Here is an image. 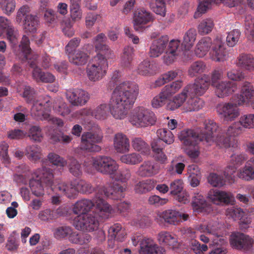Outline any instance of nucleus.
I'll return each mask as SVG.
<instances>
[{
  "label": "nucleus",
  "instance_id": "nucleus-1",
  "mask_svg": "<svg viewBox=\"0 0 254 254\" xmlns=\"http://www.w3.org/2000/svg\"><path fill=\"white\" fill-rule=\"evenodd\" d=\"M139 93L138 85L133 82L124 81L117 85L113 91L109 107L101 104L94 110L93 117L97 120H105L109 110L116 119H125L133 106Z\"/></svg>",
  "mask_w": 254,
  "mask_h": 254
},
{
  "label": "nucleus",
  "instance_id": "nucleus-2",
  "mask_svg": "<svg viewBox=\"0 0 254 254\" xmlns=\"http://www.w3.org/2000/svg\"><path fill=\"white\" fill-rule=\"evenodd\" d=\"M204 129L200 133L194 130L187 129L182 130L179 134V138L187 146H195L198 142L205 141L208 145L213 143L219 146L217 140L219 138V129L217 124L213 120H205Z\"/></svg>",
  "mask_w": 254,
  "mask_h": 254
},
{
  "label": "nucleus",
  "instance_id": "nucleus-3",
  "mask_svg": "<svg viewBox=\"0 0 254 254\" xmlns=\"http://www.w3.org/2000/svg\"><path fill=\"white\" fill-rule=\"evenodd\" d=\"M111 210L110 205L104 199L99 198L96 201V215L91 214L78 215L73 220V225L79 230L94 231L99 227L98 217L102 219H107L110 215Z\"/></svg>",
  "mask_w": 254,
  "mask_h": 254
},
{
  "label": "nucleus",
  "instance_id": "nucleus-4",
  "mask_svg": "<svg viewBox=\"0 0 254 254\" xmlns=\"http://www.w3.org/2000/svg\"><path fill=\"white\" fill-rule=\"evenodd\" d=\"M36 179L32 178L29 181V186L33 195L42 197L45 194V189H50L53 191L58 190L57 184L54 186L53 170L47 167L39 168L34 172Z\"/></svg>",
  "mask_w": 254,
  "mask_h": 254
},
{
  "label": "nucleus",
  "instance_id": "nucleus-5",
  "mask_svg": "<svg viewBox=\"0 0 254 254\" xmlns=\"http://www.w3.org/2000/svg\"><path fill=\"white\" fill-rule=\"evenodd\" d=\"M243 127L254 128V114H250L242 116L239 122H236L229 126L227 132L219 133V138L217 143L220 148H228L231 146V137L238 135L243 130Z\"/></svg>",
  "mask_w": 254,
  "mask_h": 254
},
{
  "label": "nucleus",
  "instance_id": "nucleus-6",
  "mask_svg": "<svg viewBox=\"0 0 254 254\" xmlns=\"http://www.w3.org/2000/svg\"><path fill=\"white\" fill-rule=\"evenodd\" d=\"M131 176L130 171L128 169H118L111 178L116 181L122 183L123 185L115 183L111 187L101 188V191L104 192L106 197L112 199L118 200L124 198L127 188V183L130 179Z\"/></svg>",
  "mask_w": 254,
  "mask_h": 254
},
{
  "label": "nucleus",
  "instance_id": "nucleus-7",
  "mask_svg": "<svg viewBox=\"0 0 254 254\" xmlns=\"http://www.w3.org/2000/svg\"><path fill=\"white\" fill-rule=\"evenodd\" d=\"M57 188L60 193L70 199L75 198L78 193L90 194L95 191L91 183L83 179H76L69 183L60 181Z\"/></svg>",
  "mask_w": 254,
  "mask_h": 254
},
{
  "label": "nucleus",
  "instance_id": "nucleus-8",
  "mask_svg": "<svg viewBox=\"0 0 254 254\" xmlns=\"http://www.w3.org/2000/svg\"><path fill=\"white\" fill-rule=\"evenodd\" d=\"M108 59L101 53L93 57L86 69L87 76L90 81L97 82L105 76L108 69Z\"/></svg>",
  "mask_w": 254,
  "mask_h": 254
},
{
  "label": "nucleus",
  "instance_id": "nucleus-9",
  "mask_svg": "<svg viewBox=\"0 0 254 254\" xmlns=\"http://www.w3.org/2000/svg\"><path fill=\"white\" fill-rule=\"evenodd\" d=\"M129 122L136 127H146L154 125L157 120L155 114L142 106L134 108L130 113Z\"/></svg>",
  "mask_w": 254,
  "mask_h": 254
},
{
  "label": "nucleus",
  "instance_id": "nucleus-10",
  "mask_svg": "<svg viewBox=\"0 0 254 254\" xmlns=\"http://www.w3.org/2000/svg\"><path fill=\"white\" fill-rule=\"evenodd\" d=\"M103 138V133L99 127L84 132L81 137L80 149L89 152H98L101 147L98 144L102 142Z\"/></svg>",
  "mask_w": 254,
  "mask_h": 254
},
{
  "label": "nucleus",
  "instance_id": "nucleus-11",
  "mask_svg": "<svg viewBox=\"0 0 254 254\" xmlns=\"http://www.w3.org/2000/svg\"><path fill=\"white\" fill-rule=\"evenodd\" d=\"M30 8L28 5H24L20 7L16 13V22L19 24L22 21L23 29L26 33H35L39 27L40 21L36 15L29 14Z\"/></svg>",
  "mask_w": 254,
  "mask_h": 254
},
{
  "label": "nucleus",
  "instance_id": "nucleus-12",
  "mask_svg": "<svg viewBox=\"0 0 254 254\" xmlns=\"http://www.w3.org/2000/svg\"><path fill=\"white\" fill-rule=\"evenodd\" d=\"M230 244L233 249L249 252L252 250L254 240L249 235L243 233L233 232L230 238Z\"/></svg>",
  "mask_w": 254,
  "mask_h": 254
},
{
  "label": "nucleus",
  "instance_id": "nucleus-13",
  "mask_svg": "<svg viewBox=\"0 0 254 254\" xmlns=\"http://www.w3.org/2000/svg\"><path fill=\"white\" fill-rule=\"evenodd\" d=\"M236 100L233 97V102L219 104L217 107L218 114L224 121L231 122L240 115V110Z\"/></svg>",
  "mask_w": 254,
  "mask_h": 254
},
{
  "label": "nucleus",
  "instance_id": "nucleus-14",
  "mask_svg": "<svg viewBox=\"0 0 254 254\" xmlns=\"http://www.w3.org/2000/svg\"><path fill=\"white\" fill-rule=\"evenodd\" d=\"M210 77L208 75L203 74L200 77L197 78L192 84L188 85L184 89L189 96H201L208 88L210 85Z\"/></svg>",
  "mask_w": 254,
  "mask_h": 254
},
{
  "label": "nucleus",
  "instance_id": "nucleus-15",
  "mask_svg": "<svg viewBox=\"0 0 254 254\" xmlns=\"http://www.w3.org/2000/svg\"><path fill=\"white\" fill-rule=\"evenodd\" d=\"M31 52L29 39L27 36L23 35L19 46L18 51L16 52V55L22 62L28 61L29 66L34 70L38 67L36 58L33 60L31 59Z\"/></svg>",
  "mask_w": 254,
  "mask_h": 254
},
{
  "label": "nucleus",
  "instance_id": "nucleus-16",
  "mask_svg": "<svg viewBox=\"0 0 254 254\" xmlns=\"http://www.w3.org/2000/svg\"><path fill=\"white\" fill-rule=\"evenodd\" d=\"M104 196H105L104 192L101 191V188L99 189L96 194L95 203L88 199L79 200L73 205V212L75 214L79 215L88 214L87 213L93 206L96 208V201L99 198L103 199Z\"/></svg>",
  "mask_w": 254,
  "mask_h": 254
},
{
  "label": "nucleus",
  "instance_id": "nucleus-17",
  "mask_svg": "<svg viewBox=\"0 0 254 254\" xmlns=\"http://www.w3.org/2000/svg\"><path fill=\"white\" fill-rule=\"evenodd\" d=\"M51 107L52 103L50 100L42 102L35 101L31 109V114L37 120L51 119L49 112L51 110Z\"/></svg>",
  "mask_w": 254,
  "mask_h": 254
},
{
  "label": "nucleus",
  "instance_id": "nucleus-18",
  "mask_svg": "<svg viewBox=\"0 0 254 254\" xmlns=\"http://www.w3.org/2000/svg\"><path fill=\"white\" fill-rule=\"evenodd\" d=\"M210 54L211 59L215 62H223L228 57L226 45L219 38H216L213 41Z\"/></svg>",
  "mask_w": 254,
  "mask_h": 254
},
{
  "label": "nucleus",
  "instance_id": "nucleus-19",
  "mask_svg": "<svg viewBox=\"0 0 254 254\" xmlns=\"http://www.w3.org/2000/svg\"><path fill=\"white\" fill-rule=\"evenodd\" d=\"M254 88L252 84L249 82H245L242 86L240 94H237L233 98L236 100L238 105L244 104H251L254 101Z\"/></svg>",
  "mask_w": 254,
  "mask_h": 254
},
{
  "label": "nucleus",
  "instance_id": "nucleus-20",
  "mask_svg": "<svg viewBox=\"0 0 254 254\" xmlns=\"http://www.w3.org/2000/svg\"><path fill=\"white\" fill-rule=\"evenodd\" d=\"M66 96L69 102L74 106L85 105L89 99L88 92L80 89L68 90Z\"/></svg>",
  "mask_w": 254,
  "mask_h": 254
},
{
  "label": "nucleus",
  "instance_id": "nucleus-21",
  "mask_svg": "<svg viewBox=\"0 0 254 254\" xmlns=\"http://www.w3.org/2000/svg\"><path fill=\"white\" fill-rule=\"evenodd\" d=\"M180 41L177 40H172L169 43L163 57V60L165 64H171L176 60L180 52Z\"/></svg>",
  "mask_w": 254,
  "mask_h": 254
},
{
  "label": "nucleus",
  "instance_id": "nucleus-22",
  "mask_svg": "<svg viewBox=\"0 0 254 254\" xmlns=\"http://www.w3.org/2000/svg\"><path fill=\"white\" fill-rule=\"evenodd\" d=\"M107 37L103 33L98 34L94 38L93 44L96 51L98 53L103 54L108 59H113L115 57L114 54L108 45L105 44Z\"/></svg>",
  "mask_w": 254,
  "mask_h": 254
},
{
  "label": "nucleus",
  "instance_id": "nucleus-23",
  "mask_svg": "<svg viewBox=\"0 0 254 254\" xmlns=\"http://www.w3.org/2000/svg\"><path fill=\"white\" fill-rule=\"evenodd\" d=\"M169 37L167 35L162 36L152 41L150 47L149 54L150 57L156 58L160 56L165 51L169 44Z\"/></svg>",
  "mask_w": 254,
  "mask_h": 254
},
{
  "label": "nucleus",
  "instance_id": "nucleus-24",
  "mask_svg": "<svg viewBox=\"0 0 254 254\" xmlns=\"http://www.w3.org/2000/svg\"><path fill=\"white\" fill-rule=\"evenodd\" d=\"M154 20L153 15L144 8H138L134 13V28L138 30L140 25L146 24Z\"/></svg>",
  "mask_w": 254,
  "mask_h": 254
},
{
  "label": "nucleus",
  "instance_id": "nucleus-25",
  "mask_svg": "<svg viewBox=\"0 0 254 254\" xmlns=\"http://www.w3.org/2000/svg\"><path fill=\"white\" fill-rule=\"evenodd\" d=\"M113 145L115 150L120 153H125L129 151L130 144L127 136L122 132H118L114 135Z\"/></svg>",
  "mask_w": 254,
  "mask_h": 254
},
{
  "label": "nucleus",
  "instance_id": "nucleus-26",
  "mask_svg": "<svg viewBox=\"0 0 254 254\" xmlns=\"http://www.w3.org/2000/svg\"><path fill=\"white\" fill-rule=\"evenodd\" d=\"M207 197L213 203L217 205L221 203L228 204L232 199L230 193L213 189L209 190Z\"/></svg>",
  "mask_w": 254,
  "mask_h": 254
},
{
  "label": "nucleus",
  "instance_id": "nucleus-27",
  "mask_svg": "<svg viewBox=\"0 0 254 254\" xmlns=\"http://www.w3.org/2000/svg\"><path fill=\"white\" fill-rule=\"evenodd\" d=\"M214 87L216 88V94L219 98L228 96L237 89V84L230 81H222Z\"/></svg>",
  "mask_w": 254,
  "mask_h": 254
},
{
  "label": "nucleus",
  "instance_id": "nucleus-28",
  "mask_svg": "<svg viewBox=\"0 0 254 254\" xmlns=\"http://www.w3.org/2000/svg\"><path fill=\"white\" fill-rule=\"evenodd\" d=\"M226 214L227 216L233 219L241 220V227L242 229L248 228V225L251 223V220L250 218H246V219H245V212L241 208L233 206H230L227 209Z\"/></svg>",
  "mask_w": 254,
  "mask_h": 254
},
{
  "label": "nucleus",
  "instance_id": "nucleus-29",
  "mask_svg": "<svg viewBox=\"0 0 254 254\" xmlns=\"http://www.w3.org/2000/svg\"><path fill=\"white\" fill-rule=\"evenodd\" d=\"M158 68L156 64L148 60H144L137 66L136 72L142 76H150L156 73Z\"/></svg>",
  "mask_w": 254,
  "mask_h": 254
},
{
  "label": "nucleus",
  "instance_id": "nucleus-30",
  "mask_svg": "<svg viewBox=\"0 0 254 254\" xmlns=\"http://www.w3.org/2000/svg\"><path fill=\"white\" fill-rule=\"evenodd\" d=\"M158 165L151 161H145L141 164L137 172L138 175L145 177H151L158 173Z\"/></svg>",
  "mask_w": 254,
  "mask_h": 254
},
{
  "label": "nucleus",
  "instance_id": "nucleus-31",
  "mask_svg": "<svg viewBox=\"0 0 254 254\" xmlns=\"http://www.w3.org/2000/svg\"><path fill=\"white\" fill-rule=\"evenodd\" d=\"M236 64L244 69L253 71L254 70V57L250 54L242 53L238 57Z\"/></svg>",
  "mask_w": 254,
  "mask_h": 254
},
{
  "label": "nucleus",
  "instance_id": "nucleus-32",
  "mask_svg": "<svg viewBox=\"0 0 254 254\" xmlns=\"http://www.w3.org/2000/svg\"><path fill=\"white\" fill-rule=\"evenodd\" d=\"M213 42L211 39L209 37H205L201 38L196 45L195 49V55L202 58L206 55L210 50L211 46H212Z\"/></svg>",
  "mask_w": 254,
  "mask_h": 254
},
{
  "label": "nucleus",
  "instance_id": "nucleus-33",
  "mask_svg": "<svg viewBox=\"0 0 254 254\" xmlns=\"http://www.w3.org/2000/svg\"><path fill=\"white\" fill-rule=\"evenodd\" d=\"M32 76L37 82L43 83H52L56 79L55 76L51 73L42 71L39 67L33 70Z\"/></svg>",
  "mask_w": 254,
  "mask_h": 254
},
{
  "label": "nucleus",
  "instance_id": "nucleus-34",
  "mask_svg": "<svg viewBox=\"0 0 254 254\" xmlns=\"http://www.w3.org/2000/svg\"><path fill=\"white\" fill-rule=\"evenodd\" d=\"M157 240L162 245H168L174 248L177 246V238L176 235L167 231H161L157 235Z\"/></svg>",
  "mask_w": 254,
  "mask_h": 254
},
{
  "label": "nucleus",
  "instance_id": "nucleus-35",
  "mask_svg": "<svg viewBox=\"0 0 254 254\" xmlns=\"http://www.w3.org/2000/svg\"><path fill=\"white\" fill-rule=\"evenodd\" d=\"M188 94L184 89L183 91L173 97V99L167 103V109L170 111H175L181 107L186 101Z\"/></svg>",
  "mask_w": 254,
  "mask_h": 254
},
{
  "label": "nucleus",
  "instance_id": "nucleus-36",
  "mask_svg": "<svg viewBox=\"0 0 254 254\" xmlns=\"http://www.w3.org/2000/svg\"><path fill=\"white\" fill-rule=\"evenodd\" d=\"M204 105L203 101L197 96L191 97L183 106L185 112H196L201 109Z\"/></svg>",
  "mask_w": 254,
  "mask_h": 254
},
{
  "label": "nucleus",
  "instance_id": "nucleus-37",
  "mask_svg": "<svg viewBox=\"0 0 254 254\" xmlns=\"http://www.w3.org/2000/svg\"><path fill=\"white\" fill-rule=\"evenodd\" d=\"M108 235L111 240H116L119 242H123L126 235V233L120 224L116 223L109 228Z\"/></svg>",
  "mask_w": 254,
  "mask_h": 254
},
{
  "label": "nucleus",
  "instance_id": "nucleus-38",
  "mask_svg": "<svg viewBox=\"0 0 254 254\" xmlns=\"http://www.w3.org/2000/svg\"><path fill=\"white\" fill-rule=\"evenodd\" d=\"M165 222L172 225H177L180 222V212L174 210H167L160 215Z\"/></svg>",
  "mask_w": 254,
  "mask_h": 254
},
{
  "label": "nucleus",
  "instance_id": "nucleus-39",
  "mask_svg": "<svg viewBox=\"0 0 254 254\" xmlns=\"http://www.w3.org/2000/svg\"><path fill=\"white\" fill-rule=\"evenodd\" d=\"M70 63L77 65H84L87 62L88 55L87 53L80 51H76L74 53L68 55Z\"/></svg>",
  "mask_w": 254,
  "mask_h": 254
},
{
  "label": "nucleus",
  "instance_id": "nucleus-40",
  "mask_svg": "<svg viewBox=\"0 0 254 254\" xmlns=\"http://www.w3.org/2000/svg\"><path fill=\"white\" fill-rule=\"evenodd\" d=\"M17 91L24 98L27 102H31L34 97L35 90L26 83L19 84L17 87Z\"/></svg>",
  "mask_w": 254,
  "mask_h": 254
},
{
  "label": "nucleus",
  "instance_id": "nucleus-41",
  "mask_svg": "<svg viewBox=\"0 0 254 254\" xmlns=\"http://www.w3.org/2000/svg\"><path fill=\"white\" fill-rule=\"evenodd\" d=\"M196 31L194 28H190L184 34L182 45L185 50L189 51L193 46L196 40Z\"/></svg>",
  "mask_w": 254,
  "mask_h": 254
},
{
  "label": "nucleus",
  "instance_id": "nucleus-42",
  "mask_svg": "<svg viewBox=\"0 0 254 254\" xmlns=\"http://www.w3.org/2000/svg\"><path fill=\"white\" fill-rule=\"evenodd\" d=\"M63 215L62 208H58L56 211L50 209H46L39 212L38 218L42 221L49 222L55 219L58 216Z\"/></svg>",
  "mask_w": 254,
  "mask_h": 254
},
{
  "label": "nucleus",
  "instance_id": "nucleus-43",
  "mask_svg": "<svg viewBox=\"0 0 254 254\" xmlns=\"http://www.w3.org/2000/svg\"><path fill=\"white\" fill-rule=\"evenodd\" d=\"M133 49L131 47H126L121 58V65L126 68L131 67V63L133 58Z\"/></svg>",
  "mask_w": 254,
  "mask_h": 254
},
{
  "label": "nucleus",
  "instance_id": "nucleus-44",
  "mask_svg": "<svg viewBox=\"0 0 254 254\" xmlns=\"http://www.w3.org/2000/svg\"><path fill=\"white\" fill-rule=\"evenodd\" d=\"M192 206L194 211L202 212L207 206V203L205 198L199 193L194 194L192 197Z\"/></svg>",
  "mask_w": 254,
  "mask_h": 254
},
{
  "label": "nucleus",
  "instance_id": "nucleus-45",
  "mask_svg": "<svg viewBox=\"0 0 254 254\" xmlns=\"http://www.w3.org/2000/svg\"><path fill=\"white\" fill-rule=\"evenodd\" d=\"M155 186V181L153 180L148 179L139 182L134 188L136 193H144L153 190Z\"/></svg>",
  "mask_w": 254,
  "mask_h": 254
},
{
  "label": "nucleus",
  "instance_id": "nucleus-46",
  "mask_svg": "<svg viewBox=\"0 0 254 254\" xmlns=\"http://www.w3.org/2000/svg\"><path fill=\"white\" fill-rule=\"evenodd\" d=\"M70 12L72 20L75 22L82 19V11L80 8L78 1L79 0H70Z\"/></svg>",
  "mask_w": 254,
  "mask_h": 254
},
{
  "label": "nucleus",
  "instance_id": "nucleus-47",
  "mask_svg": "<svg viewBox=\"0 0 254 254\" xmlns=\"http://www.w3.org/2000/svg\"><path fill=\"white\" fill-rule=\"evenodd\" d=\"M25 154L29 160L37 161L42 157L41 149L37 145H29L25 149Z\"/></svg>",
  "mask_w": 254,
  "mask_h": 254
},
{
  "label": "nucleus",
  "instance_id": "nucleus-48",
  "mask_svg": "<svg viewBox=\"0 0 254 254\" xmlns=\"http://www.w3.org/2000/svg\"><path fill=\"white\" fill-rule=\"evenodd\" d=\"M206 69V65L201 61H197L193 62L190 65L188 74L190 77L196 76L204 72Z\"/></svg>",
  "mask_w": 254,
  "mask_h": 254
},
{
  "label": "nucleus",
  "instance_id": "nucleus-49",
  "mask_svg": "<svg viewBox=\"0 0 254 254\" xmlns=\"http://www.w3.org/2000/svg\"><path fill=\"white\" fill-rule=\"evenodd\" d=\"M132 146L133 149L142 154H147L149 151L148 144L141 137H134L131 141Z\"/></svg>",
  "mask_w": 254,
  "mask_h": 254
},
{
  "label": "nucleus",
  "instance_id": "nucleus-50",
  "mask_svg": "<svg viewBox=\"0 0 254 254\" xmlns=\"http://www.w3.org/2000/svg\"><path fill=\"white\" fill-rule=\"evenodd\" d=\"M109 159V156L99 155L92 159V164L94 168L98 172L102 174L103 170Z\"/></svg>",
  "mask_w": 254,
  "mask_h": 254
},
{
  "label": "nucleus",
  "instance_id": "nucleus-51",
  "mask_svg": "<svg viewBox=\"0 0 254 254\" xmlns=\"http://www.w3.org/2000/svg\"><path fill=\"white\" fill-rule=\"evenodd\" d=\"M158 139L167 144H171L174 141V136L173 133L169 129L165 128H159L156 132Z\"/></svg>",
  "mask_w": 254,
  "mask_h": 254
},
{
  "label": "nucleus",
  "instance_id": "nucleus-52",
  "mask_svg": "<svg viewBox=\"0 0 254 254\" xmlns=\"http://www.w3.org/2000/svg\"><path fill=\"white\" fill-rule=\"evenodd\" d=\"M214 26V23L212 19H204L197 26L198 33L202 35L207 34L212 30Z\"/></svg>",
  "mask_w": 254,
  "mask_h": 254
},
{
  "label": "nucleus",
  "instance_id": "nucleus-53",
  "mask_svg": "<svg viewBox=\"0 0 254 254\" xmlns=\"http://www.w3.org/2000/svg\"><path fill=\"white\" fill-rule=\"evenodd\" d=\"M120 160L122 162L130 165H135L142 161L141 156L136 153H132L122 155Z\"/></svg>",
  "mask_w": 254,
  "mask_h": 254
},
{
  "label": "nucleus",
  "instance_id": "nucleus-54",
  "mask_svg": "<svg viewBox=\"0 0 254 254\" xmlns=\"http://www.w3.org/2000/svg\"><path fill=\"white\" fill-rule=\"evenodd\" d=\"M68 167L69 172L73 176L79 177L82 175L83 171L81 165L75 159L72 157L69 159Z\"/></svg>",
  "mask_w": 254,
  "mask_h": 254
},
{
  "label": "nucleus",
  "instance_id": "nucleus-55",
  "mask_svg": "<svg viewBox=\"0 0 254 254\" xmlns=\"http://www.w3.org/2000/svg\"><path fill=\"white\" fill-rule=\"evenodd\" d=\"M15 6V0H0V7L7 15H10L14 11Z\"/></svg>",
  "mask_w": 254,
  "mask_h": 254
},
{
  "label": "nucleus",
  "instance_id": "nucleus-56",
  "mask_svg": "<svg viewBox=\"0 0 254 254\" xmlns=\"http://www.w3.org/2000/svg\"><path fill=\"white\" fill-rule=\"evenodd\" d=\"M217 0H198L199 4L197 7V12L194 14V17L197 18L200 16V14L204 13L209 9L212 4L214 3Z\"/></svg>",
  "mask_w": 254,
  "mask_h": 254
},
{
  "label": "nucleus",
  "instance_id": "nucleus-57",
  "mask_svg": "<svg viewBox=\"0 0 254 254\" xmlns=\"http://www.w3.org/2000/svg\"><path fill=\"white\" fill-rule=\"evenodd\" d=\"M237 175L241 179L247 181H251L254 179V170L245 164V166L239 171Z\"/></svg>",
  "mask_w": 254,
  "mask_h": 254
},
{
  "label": "nucleus",
  "instance_id": "nucleus-58",
  "mask_svg": "<svg viewBox=\"0 0 254 254\" xmlns=\"http://www.w3.org/2000/svg\"><path fill=\"white\" fill-rule=\"evenodd\" d=\"M119 169V165L116 161L109 157V159L106 164V167L103 170L102 174L110 175L112 177Z\"/></svg>",
  "mask_w": 254,
  "mask_h": 254
},
{
  "label": "nucleus",
  "instance_id": "nucleus-59",
  "mask_svg": "<svg viewBox=\"0 0 254 254\" xmlns=\"http://www.w3.org/2000/svg\"><path fill=\"white\" fill-rule=\"evenodd\" d=\"M28 136L33 141H41L43 138L41 128L38 126H31L29 129Z\"/></svg>",
  "mask_w": 254,
  "mask_h": 254
},
{
  "label": "nucleus",
  "instance_id": "nucleus-60",
  "mask_svg": "<svg viewBox=\"0 0 254 254\" xmlns=\"http://www.w3.org/2000/svg\"><path fill=\"white\" fill-rule=\"evenodd\" d=\"M241 35V32L238 29H235L228 33L226 38L228 46L233 47L238 43Z\"/></svg>",
  "mask_w": 254,
  "mask_h": 254
},
{
  "label": "nucleus",
  "instance_id": "nucleus-61",
  "mask_svg": "<svg viewBox=\"0 0 254 254\" xmlns=\"http://www.w3.org/2000/svg\"><path fill=\"white\" fill-rule=\"evenodd\" d=\"M6 39L13 45H16L17 43L18 37V31L12 25L5 31Z\"/></svg>",
  "mask_w": 254,
  "mask_h": 254
},
{
  "label": "nucleus",
  "instance_id": "nucleus-62",
  "mask_svg": "<svg viewBox=\"0 0 254 254\" xmlns=\"http://www.w3.org/2000/svg\"><path fill=\"white\" fill-rule=\"evenodd\" d=\"M210 184L215 187H221L225 185V181L223 177L215 173H211L208 178Z\"/></svg>",
  "mask_w": 254,
  "mask_h": 254
},
{
  "label": "nucleus",
  "instance_id": "nucleus-63",
  "mask_svg": "<svg viewBox=\"0 0 254 254\" xmlns=\"http://www.w3.org/2000/svg\"><path fill=\"white\" fill-rule=\"evenodd\" d=\"M48 158L50 162L54 165L64 167L67 164L66 160L55 153H49Z\"/></svg>",
  "mask_w": 254,
  "mask_h": 254
},
{
  "label": "nucleus",
  "instance_id": "nucleus-64",
  "mask_svg": "<svg viewBox=\"0 0 254 254\" xmlns=\"http://www.w3.org/2000/svg\"><path fill=\"white\" fill-rule=\"evenodd\" d=\"M71 229L68 226H61L55 229L54 237L57 239H63L71 233Z\"/></svg>",
  "mask_w": 254,
  "mask_h": 254
}]
</instances>
